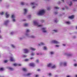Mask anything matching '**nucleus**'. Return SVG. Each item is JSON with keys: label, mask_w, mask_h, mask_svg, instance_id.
Returning a JSON list of instances; mask_svg holds the SVG:
<instances>
[{"label": "nucleus", "mask_w": 77, "mask_h": 77, "mask_svg": "<svg viewBox=\"0 0 77 77\" xmlns=\"http://www.w3.org/2000/svg\"><path fill=\"white\" fill-rule=\"evenodd\" d=\"M45 13V11L43 10L39 11V12L38 13V15H43Z\"/></svg>", "instance_id": "nucleus-1"}, {"label": "nucleus", "mask_w": 77, "mask_h": 77, "mask_svg": "<svg viewBox=\"0 0 77 77\" xmlns=\"http://www.w3.org/2000/svg\"><path fill=\"white\" fill-rule=\"evenodd\" d=\"M52 43H53V44H59V42L55 40L52 41Z\"/></svg>", "instance_id": "nucleus-2"}, {"label": "nucleus", "mask_w": 77, "mask_h": 77, "mask_svg": "<svg viewBox=\"0 0 77 77\" xmlns=\"http://www.w3.org/2000/svg\"><path fill=\"white\" fill-rule=\"evenodd\" d=\"M24 53H29V50L27 49H23Z\"/></svg>", "instance_id": "nucleus-3"}, {"label": "nucleus", "mask_w": 77, "mask_h": 77, "mask_svg": "<svg viewBox=\"0 0 77 77\" xmlns=\"http://www.w3.org/2000/svg\"><path fill=\"white\" fill-rule=\"evenodd\" d=\"M29 66H35V63H30L29 65Z\"/></svg>", "instance_id": "nucleus-4"}, {"label": "nucleus", "mask_w": 77, "mask_h": 77, "mask_svg": "<svg viewBox=\"0 0 77 77\" xmlns=\"http://www.w3.org/2000/svg\"><path fill=\"white\" fill-rule=\"evenodd\" d=\"M5 15H6V17L7 18H9V14H8V12H6V13Z\"/></svg>", "instance_id": "nucleus-5"}, {"label": "nucleus", "mask_w": 77, "mask_h": 77, "mask_svg": "<svg viewBox=\"0 0 77 77\" xmlns=\"http://www.w3.org/2000/svg\"><path fill=\"white\" fill-rule=\"evenodd\" d=\"M74 17V15H72L71 16H69V18L70 19H73Z\"/></svg>", "instance_id": "nucleus-6"}, {"label": "nucleus", "mask_w": 77, "mask_h": 77, "mask_svg": "<svg viewBox=\"0 0 77 77\" xmlns=\"http://www.w3.org/2000/svg\"><path fill=\"white\" fill-rule=\"evenodd\" d=\"M34 24L35 26H38V23L36 21H34Z\"/></svg>", "instance_id": "nucleus-7"}, {"label": "nucleus", "mask_w": 77, "mask_h": 77, "mask_svg": "<svg viewBox=\"0 0 77 77\" xmlns=\"http://www.w3.org/2000/svg\"><path fill=\"white\" fill-rule=\"evenodd\" d=\"M24 15H25V14H27V10L26 9H24Z\"/></svg>", "instance_id": "nucleus-8"}, {"label": "nucleus", "mask_w": 77, "mask_h": 77, "mask_svg": "<svg viewBox=\"0 0 77 77\" xmlns=\"http://www.w3.org/2000/svg\"><path fill=\"white\" fill-rule=\"evenodd\" d=\"M9 20H7L6 21H5V25H6V24H7L8 23H9Z\"/></svg>", "instance_id": "nucleus-9"}, {"label": "nucleus", "mask_w": 77, "mask_h": 77, "mask_svg": "<svg viewBox=\"0 0 77 77\" xmlns=\"http://www.w3.org/2000/svg\"><path fill=\"white\" fill-rule=\"evenodd\" d=\"M10 60L11 62H13L14 61H15V60L12 57H10Z\"/></svg>", "instance_id": "nucleus-10"}, {"label": "nucleus", "mask_w": 77, "mask_h": 77, "mask_svg": "<svg viewBox=\"0 0 77 77\" xmlns=\"http://www.w3.org/2000/svg\"><path fill=\"white\" fill-rule=\"evenodd\" d=\"M30 49L32 51H35V50H36V49L33 48H30Z\"/></svg>", "instance_id": "nucleus-11"}, {"label": "nucleus", "mask_w": 77, "mask_h": 77, "mask_svg": "<svg viewBox=\"0 0 77 77\" xmlns=\"http://www.w3.org/2000/svg\"><path fill=\"white\" fill-rule=\"evenodd\" d=\"M51 66H52V64L51 63H49L48 65V67H50Z\"/></svg>", "instance_id": "nucleus-12"}, {"label": "nucleus", "mask_w": 77, "mask_h": 77, "mask_svg": "<svg viewBox=\"0 0 77 77\" xmlns=\"http://www.w3.org/2000/svg\"><path fill=\"white\" fill-rule=\"evenodd\" d=\"M42 30H43V32H44V33H45L47 32V31H45V28H42Z\"/></svg>", "instance_id": "nucleus-13"}, {"label": "nucleus", "mask_w": 77, "mask_h": 77, "mask_svg": "<svg viewBox=\"0 0 77 77\" xmlns=\"http://www.w3.org/2000/svg\"><path fill=\"white\" fill-rule=\"evenodd\" d=\"M44 45V44L42 42L40 44H38L39 46H40V45Z\"/></svg>", "instance_id": "nucleus-14"}, {"label": "nucleus", "mask_w": 77, "mask_h": 77, "mask_svg": "<svg viewBox=\"0 0 77 77\" xmlns=\"http://www.w3.org/2000/svg\"><path fill=\"white\" fill-rule=\"evenodd\" d=\"M22 70L23 71H25V72L27 71V69H26V68H23L22 69Z\"/></svg>", "instance_id": "nucleus-15"}, {"label": "nucleus", "mask_w": 77, "mask_h": 77, "mask_svg": "<svg viewBox=\"0 0 77 77\" xmlns=\"http://www.w3.org/2000/svg\"><path fill=\"white\" fill-rule=\"evenodd\" d=\"M9 69H10V71H13L14 70V69L12 68L11 67H9L8 68Z\"/></svg>", "instance_id": "nucleus-16"}, {"label": "nucleus", "mask_w": 77, "mask_h": 77, "mask_svg": "<svg viewBox=\"0 0 77 77\" xmlns=\"http://www.w3.org/2000/svg\"><path fill=\"white\" fill-rule=\"evenodd\" d=\"M43 48L45 50H47V47H46V46H44L43 47Z\"/></svg>", "instance_id": "nucleus-17"}, {"label": "nucleus", "mask_w": 77, "mask_h": 77, "mask_svg": "<svg viewBox=\"0 0 77 77\" xmlns=\"http://www.w3.org/2000/svg\"><path fill=\"white\" fill-rule=\"evenodd\" d=\"M4 70V68H1L0 69V71H3Z\"/></svg>", "instance_id": "nucleus-18"}, {"label": "nucleus", "mask_w": 77, "mask_h": 77, "mask_svg": "<svg viewBox=\"0 0 77 77\" xmlns=\"http://www.w3.org/2000/svg\"><path fill=\"white\" fill-rule=\"evenodd\" d=\"M32 75L31 73H28L26 75H27V76H29V75Z\"/></svg>", "instance_id": "nucleus-19"}, {"label": "nucleus", "mask_w": 77, "mask_h": 77, "mask_svg": "<svg viewBox=\"0 0 77 77\" xmlns=\"http://www.w3.org/2000/svg\"><path fill=\"white\" fill-rule=\"evenodd\" d=\"M56 66H55V65H54V66H52L51 68H52L53 69H54V68H56Z\"/></svg>", "instance_id": "nucleus-20"}, {"label": "nucleus", "mask_w": 77, "mask_h": 77, "mask_svg": "<svg viewBox=\"0 0 77 77\" xmlns=\"http://www.w3.org/2000/svg\"><path fill=\"white\" fill-rule=\"evenodd\" d=\"M11 18H14L15 16H14V15L13 14L12 15Z\"/></svg>", "instance_id": "nucleus-21"}, {"label": "nucleus", "mask_w": 77, "mask_h": 77, "mask_svg": "<svg viewBox=\"0 0 77 77\" xmlns=\"http://www.w3.org/2000/svg\"><path fill=\"white\" fill-rule=\"evenodd\" d=\"M24 26H28V24L27 23H25L24 25Z\"/></svg>", "instance_id": "nucleus-22"}, {"label": "nucleus", "mask_w": 77, "mask_h": 77, "mask_svg": "<svg viewBox=\"0 0 77 77\" xmlns=\"http://www.w3.org/2000/svg\"><path fill=\"white\" fill-rule=\"evenodd\" d=\"M13 65L14 66H18V64H17V63H14V64H13Z\"/></svg>", "instance_id": "nucleus-23"}, {"label": "nucleus", "mask_w": 77, "mask_h": 77, "mask_svg": "<svg viewBox=\"0 0 77 77\" xmlns=\"http://www.w3.org/2000/svg\"><path fill=\"white\" fill-rule=\"evenodd\" d=\"M30 5H35V2H32L31 3Z\"/></svg>", "instance_id": "nucleus-24"}, {"label": "nucleus", "mask_w": 77, "mask_h": 77, "mask_svg": "<svg viewBox=\"0 0 77 77\" xmlns=\"http://www.w3.org/2000/svg\"><path fill=\"white\" fill-rule=\"evenodd\" d=\"M66 62L64 63H63V65L65 66H66Z\"/></svg>", "instance_id": "nucleus-25"}, {"label": "nucleus", "mask_w": 77, "mask_h": 77, "mask_svg": "<svg viewBox=\"0 0 77 77\" xmlns=\"http://www.w3.org/2000/svg\"><path fill=\"white\" fill-rule=\"evenodd\" d=\"M72 54H67V56H71Z\"/></svg>", "instance_id": "nucleus-26"}, {"label": "nucleus", "mask_w": 77, "mask_h": 77, "mask_svg": "<svg viewBox=\"0 0 77 77\" xmlns=\"http://www.w3.org/2000/svg\"><path fill=\"white\" fill-rule=\"evenodd\" d=\"M21 5H24V3L23 2H22L21 3Z\"/></svg>", "instance_id": "nucleus-27"}, {"label": "nucleus", "mask_w": 77, "mask_h": 77, "mask_svg": "<svg viewBox=\"0 0 77 77\" xmlns=\"http://www.w3.org/2000/svg\"><path fill=\"white\" fill-rule=\"evenodd\" d=\"M31 38H35V37L34 36L32 35L31 36Z\"/></svg>", "instance_id": "nucleus-28"}, {"label": "nucleus", "mask_w": 77, "mask_h": 77, "mask_svg": "<svg viewBox=\"0 0 77 77\" xmlns=\"http://www.w3.org/2000/svg\"><path fill=\"white\" fill-rule=\"evenodd\" d=\"M30 31H29V29H27L26 30V32H27V33H28V32H29Z\"/></svg>", "instance_id": "nucleus-29"}, {"label": "nucleus", "mask_w": 77, "mask_h": 77, "mask_svg": "<svg viewBox=\"0 0 77 77\" xmlns=\"http://www.w3.org/2000/svg\"><path fill=\"white\" fill-rule=\"evenodd\" d=\"M71 5H72V2L71 1L70 2V4H69V6H71Z\"/></svg>", "instance_id": "nucleus-30"}, {"label": "nucleus", "mask_w": 77, "mask_h": 77, "mask_svg": "<svg viewBox=\"0 0 77 77\" xmlns=\"http://www.w3.org/2000/svg\"><path fill=\"white\" fill-rule=\"evenodd\" d=\"M12 47L13 48H15V46H14V45H11Z\"/></svg>", "instance_id": "nucleus-31"}, {"label": "nucleus", "mask_w": 77, "mask_h": 77, "mask_svg": "<svg viewBox=\"0 0 77 77\" xmlns=\"http://www.w3.org/2000/svg\"><path fill=\"white\" fill-rule=\"evenodd\" d=\"M47 10L48 11H50V7H48L47 8Z\"/></svg>", "instance_id": "nucleus-32"}, {"label": "nucleus", "mask_w": 77, "mask_h": 77, "mask_svg": "<svg viewBox=\"0 0 77 77\" xmlns=\"http://www.w3.org/2000/svg\"><path fill=\"white\" fill-rule=\"evenodd\" d=\"M53 31L55 32H57V30H53Z\"/></svg>", "instance_id": "nucleus-33"}, {"label": "nucleus", "mask_w": 77, "mask_h": 77, "mask_svg": "<svg viewBox=\"0 0 77 77\" xmlns=\"http://www.w3.org/2000/svg\"><path fill=\"white\" fill-rule=\"evenodd\" d=\"M36 62H37V63H39V60H36Z\"/></svg>", "instance_id": "nucleus-34"}, {"label": "nucleus", "mask_w": 77, "mask_h": 77, "mask_svg": "<svg viewBox=\"0 0 77 77\" xmlns=\"http://www.w3.org/2000/svg\"><path fill=\"white\" fill-rule=\"evenodd\" d=\"M8 62V60H5V61H4V62L5 63H7V62Z\"/></svg>", "instance_id": "nucleus-35"}, {"label": "nucleus", "mask_w": 77, "mask_h": 77, "mask_svg": "<svg viewBox=\"0 0 77 77\" xmlns=\"http://www.w3.org/2000/svg\"><path fill=\"white\" fill-rule=\"evenodd\" d=\"M50 53L51 54H54V52H50Z\"/></svg>", "instance_id": "nucleus-36"}, {"label": "nucleus", "mask_w": 77, "mask_h": 77, "mask_svg": "<svg viewBox=\"0 0 77 77\" xmlns=\"http://www.w3.org/2000/svg\"><path fill=\"white\" fill-rule=\"evenodd\" d=\"M55 9H59V8L57 7H56L54 8Z\"/></svg>", "instance_id": "nucleus-37"}, {"label": "nucleus", "mask_w": 77, "mask_h": 77, "mask_svg": "<svg viewBox=\"0 0 77 77\" xmlns=\"http://www.w3.org/2000/svg\"><path fill=\"white\" fill-rule=\"evenodd\" d=\"M41 26H42V25H38V27H41Z\"/></svg>", "instance_id": "nucleus-38"}, {"label": "nucleus", "mask_w": 77, "mask_h": 77, "mask_svg": "<svg viewBox=\"0 0 77 77\" xmlns=\"http://www.w3.org/2000/svg\"><path fill=\"white\" fill-rule=\"evenodd\" d=\"M31 54L32 56H34L35 55V53H32Z\"/></svg>", "instance_id": "nucleus-39"}, {"label": "nucleus", "mask_w": 77, "mask_h": 77, "mask_svg": "<svg viewBox=\"0 0 77 77\" xmlns=\"http://www.w3.org/2000/svg\"><path fill=\"white\" fill-rule=\"evenodd\" d=\"M67 24H70V22H66Z\"/></svg>", "instance_id": "nucleus-40"}, {"label": "nucleus", "mask_w": 77, "mask_h": 77, "mask_svg": "<svg viewBox=\"0 0 77 77\" xmlns=\"http://www.w3.org/2000/svg\"><path fill=\"white\" fill-rule=\"evenodd\" d=\"M3 14H4V12H2L1 13V14L2 15H3Z\"/></svg>", "instance_id": "nucleus-41"}, {"label": "nucleus", "mask_w": 77, "mask_h": 77, "mask_svg": "<svg viewBox=\"0 0 77 77\" xmlns=\"http://www.w3.org/2000/svg\"><path fill=\"white\" fill-rule=\"evenodd\" d=\"M77 66V64L76 63H75L74 64V66Z\"/></svg>", "instance_id": "nucleus-42"}, {"label": "nucleus", "mask_w": 77, "mask_h": 77, "mask_svg": "<svg viewBox=\"0 0 77 77\" xmlns=\"http://www.w3.org/2000/svg\"><path fill=\"white\" fill-rule=\"evenodd\" d=\"M23 57H27V56L24 55L23 56Z\"/></svg>", "instance_id": "nucleus-43"}, {"label": "nucleus", "mask_w": 77, "mask_h": 77, "mask_svg": "<svg viewBox=\"0 0 77 77\" xmlns=\"http://www.w3.org/2000/svg\"><path fill=\"white\" fill-rule=\"evenodd\" d=\"M55 47H59V45H56Z\"/></svg>", "instance_id": "nucleus-44"}, {"label": "nucleus", "mask_w": 77, "mask_h": 77, "mask_svg": "<svg viewBox=\"0 0 77 77\" xmlns=\"http://www.w3.org/2000/svg\"><path fill=\"white\" fill-rule=\"evenodd\" d=\"M41 21L42 23H43V22H44V20H41Z\"/></svg>", "instance_id": "nucleus-45"}, {"label": "nucleus", "mask_w": 77, "mask_h": 77, "mask_svg": "<svg viewBox=\"0 0 77 77\" xmlns=\"http://www.w3.org/2000/svg\"><path fill=\"white\" fill-rule=\"evenodd\" d=\"M29 60L28 59H26L25 60V61H28Z\"/></svg>", "instance_id": "nucleus-46"}, {"label": "nucleus", "mask_w": 77, "mask_h": 77, "mask_svg": "<svg viewBox=\"0 0 77 77\" xmlns=\"http://www.w3.org/2000/svg\"><path fill=\"white\" fill-rule=\"evenodd\" d=\"M73 2H77V0H72Z\"/></svg>", "instance_id": "nucleus-47"}, {"label": "nucleus", "mask_w": 77, "mask_h": 77, "mask_svg": "<svg viewBox=\"0 0 77 77\" xmlns=\"http://www.w3.org/2000/svg\"><path fill=\"white\" fill-rule=\"evenodd\" d=\"M17 65H18V66H21V64H17Z\"/></svg>", "instance_id": "nucleus-48"}, {"label": "nucleus", "mask_w": 77, "mask_h": 77, "mask_svg": "<svg viewBox=\"0 0 77 77\" xmlns=\"http://www.w3.org/2000/svg\"><path fill=\"white\" fill-rule=\"evenodd\" d=\"M31 15H28V17L29 18H31Z\"/></svg>", "instance_id": "nucleus-49"}, {"label": "nucleus", "mask_w": 77, "mask_h": 77, "mask_svg": "<svg viewBox=\"0 0 77 77\" xmlns=\"http://www.w3.org/2000/svg\"><path fill=\"white\" fill-rule=\"evenodd\" d=\"M58 14V13L57 12H55V14Z\"/></svg>", "instance_id": "nucleus-50"}, {"label": "nucleus", "mask_w": 77, "mask_h": 77, "mask_svg": "<svg viewBox=\"0 0 77 77\" xmlns=\"http://www.w3.org/2000/svg\"><path fill=\"white\" fill-rule=\"evenodd\" d=\"M65 8H66V9H68V7L67 6L65 7Z\"/></svg>", "instance_id": "nucleus-51"}, {"label": "nucleus", "mask_w": 77, "mask_h": 77, "mask_svg": "<svg viewBox=\"0 0 77 77\" xmlns=\"http://www.w3.org/2000/svg\"><path fill=\"white\" fill-rule=\"evenodd\" d=\"M38 71H41V69H38L37 70Z\"/></svg>", "instance_id": "nucleus-52"}, {"label": "nucleus", "mask_w": 77, "mask_h": 77, "mask_svg": "<svg viewBox=\"0 0 77 77\" xmlns=\"http://www.w3.org/2000/svg\"><path fill=\"white\" fill-rule=\"evenodd\" d=\"M54 21L55 23H57V20H55Z\"/></svg>", "instance_id": "nucleus-53"}, {"label": "nucleus", "mask_w": 77, "mask_h": 77, "mask_svg": "<svg viewBox=\"0 0 77 77\" xmlns=\"http://www.w3.org/2000/svg\"><path fill=\"white\" fill-rule=\"evenodd\" d=\"M14 33V32H11V35H12Z\"/></svg>", "instance_id": "nucleus-54"}, {"label": "nucleus", "mask_w": 77, "mask_h": 77, "mask_svg": "<svg viewBox=\"0 0 77 77\" xmlns=\"http://www.w3.org/2000/svg\"><path fill=\"white\" fill-rule=\"evenodd\" d=\"M49 75H51V73H50L49 74Z\"/></svg>", "instance_id": "nucleus-55"}, {"label": "nucleus", "mask_w": 77, "mask_h": 77, "mask_svg": "<svg viewBox=\"0 0 77 77\" xmlns=\"http://www.w3.org/2000/svg\"><path fill=\"white\" fill-rule=\"evenodd\" d=\"M38 76H39V75H36L35 77H38Z\"/></svg>", "instance_id": "nucleus-56"}, {"label": "nucleus", "mask_w": 77, "mask_h": 77, "mask_svg": "<svg viewBox=\"0 0 77 77\" xmlns=\"http://www.w3.org/2000/svg\"><path fill=\"white\" fill-rule=\"evenodd\" d=\"M13 21H15V19H13Z\"/></svg>", "instance_id": "nucleus-57"}, {"label": "nucleus", "mask_w": 77, "mask_h": 77, "mask_svg": "<svg viewBox=\"0 0 77 77\" xmlns=\"http://www.w3.org/2000/svg\"><path fill=\"white\" fill-rule=\"evenodd\" d=\"M30 59H31V60H32V59H33V57H31L30 58Z\"/></svg>", "instance_id": "nucleus-58"}, {"label": "nucleus", "mask_w": 77, "mask_h": 77, "mask_svg": "<svg viewBox=\"0 0 77 77\" xmlns=\"http://www.w3.org/2000/svg\"><path fill=\"white\" fill-rule=\"evenodd\" d=\"M35 8V6H34L32 7V8H33V9H34Z\"/></svg>", "instance_id": "nucleus-59"}, {"label": "nucleus", "mask_w": 77, "mask_h": 77, "mask_svg": "<svg viewBox=\"0 0 77 77\" xmlns=\"http://www.w3.org/2000/svg\"><path fill=\"white\" fill-rule=\"evenodd\" d=\"M66 77H71L69 75L67 76Z\"/></svg>", "instance_id": "nucleus-60"}, {"label": "nucleus", "mask_w": 77, "mask_h": 77, "mask_svg": "<svg viewBox=\"0 0 77 77\" xmlns=\"http://www.w3.org/2000/svg\"><path fill=\"white\" fill-rule=\"evenodd\" d=\"M63 10H65V8H62Z\"/></svg>", "instance_id": "nucleus-61"}, {"label": "nucleus", "mask_w": 77, "mask_h": 77, "mask_svg": "<svg viewBox=\"0 0 77 77\" xmlns=\"http://www.w3.org/2000/svg\"><path fill=\"white\" fill-rule=\"evenodd\" d=\"M60 2H58V4H60Z\"/></svg>", "instance_id": "nucleus-62"}, {"label": "nucleus", "mask_w": 77, "mask_h": 77, "mask_svg": "<svg viewBox=\"0 0 77 77\" xmlns=\"http://www.w3.org/2000/svg\"><path fill=\"white\" fill-rule=\"evenodd\" d=\"M62 1H63V2H64V0H61Z\"/></svg>", "instance_id": "nucleus-63"}, {"label": "nucleus", "mask_w": 77, "mask_h": 77, "mask_svg": "<svg viewBox=\"0 0 77 77\" xmlns=\"http://www.w3.org/2000/svg\"><path fill=\"white\" fill-rule=\"evenodd\" d=\"M0 2H2V0H0Z\"/></svg>", "instance_id": "nucleus-64"}]
</instances>
